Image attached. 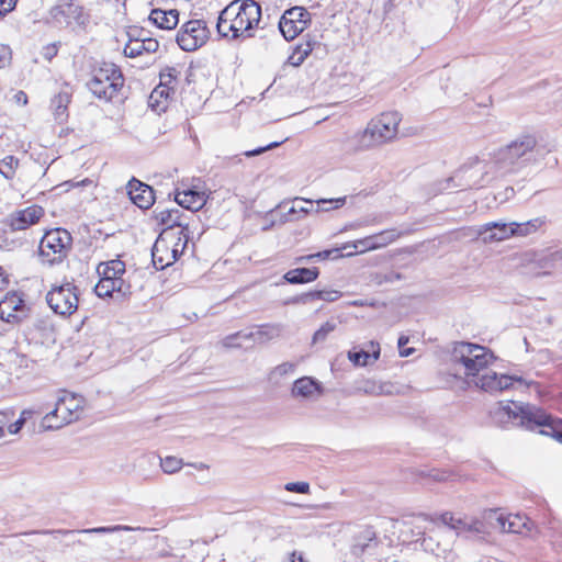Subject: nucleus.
Instances as JSON below:
<instances>
[{"instance_id":"obj_50","label":"nucleus","mask_w":562,"mask_h":562,"mask_svg":"<svg viewBox=\"0 0 562 562\" xmlns=\"http://www.w3.org/2000/svg\"><path fill=\"white\" fill-rule=\"evenodd\" d=\"M59 43H50L43 47L42 56L45 60L50 61L58 53Z\"/></svg>"},{"instance_id":"obj_51","label":"nucleus","mask_w":562,"mask_h":562,"mask_svg":"<svg viewBox=\"0 0 562 562\" xmlns=\"http://www.w3.org/2000/svg\"><path fill=\"white\" fill-rule=\"evenodd\" d=\"M294 369H295V364L294 363H292V362H283V363L277 366L273 369L272 375L283 376V375L293 373Z\"/></svg>"},{"instance_id":"obj_55","label":"nucleus","mask_w":562,"mask_h":562,"mask_svg":"<svg viewBox=\"0 0 562 562\" xmlns=\"http://www.w3.org/2000/svg\"><path fill=\"white\" fill-rule=\"evenodd\" d=\"M43 409L42 407L37 408H25L21 412L20 418L26 423L29 419H31L34 415H42Z\"/></svg>"},{"instance_id":"obj_19","label":"nucleus","mask_w":562,"mask_h":562,"mask_svg":"<svg viewBox=\"0 0 562 562\" xmlns=\"http://www.w3.org/2000/svg\"><path fill=\"white\" fill-rule=\"evenodd\" d=\"M386 132V122L384 115L373 119L369 122L363 134L360 136L359 146L356 149L369 148L384 142Z\"/></svg>"},{"instance_id":"obj_39","label":"nucleus","mask_w":562,"mask_h":562,"mask_svg":"<svg viewBox=\"0 0 562 562\" xmlns=\"http://www.w3.org/2000/svg\"><path fill=\"white\" fill-rule=\"evenodd\" d=\"M402 117L397 112H389V142L393 138L406 136L407 133L398 130Z\"/></svg>"},{"instance_id":"obj_11","label":"nucleus","mask_w":562,"mask_h":562,"mask_svg":"<svg viewBox=\"0 0 562 562\" xmlns=\"http://www.w3.org/2000/svg\"><path fill=\"white\" fill-rule=\"evenodd\" d=\"M46 302L55 314L68 317L78 310L79 289L72 282L54 285L46 294Z\"/></svg>"},{"instance_id":"obj_2","label":"nucleus","mask_w":562,"mask_h":562,"mask_svg":"<svg viewBox=\"0 0 562 562\" xmlns=\"http://www.w3.org/2000/svg\"><path fill=\"white\" fill-rule=\"evenodd\" d=\"M543 156V149L537 146L535 136L522 135L495 151L490 158V167L494 168V175L505 177L520 172Z\"/></svg>"},{"instance_id":"obj_25","label":"nucleus","mask_w":562,"mask_h":562,"mask_svg":"<svg viewBox=\"0 0 562 562\" xmlns=\"http://www.w3.org/2000/svg\"><path fill=\"white\" fill-rule=\"evenodd\" d=\"M368 349H359L357 350L353 348L352 350L348 351V359L355 364V366H367L371 361H375L380 357V345L370 341Z\"/></svg>"},{"instance_id":"obj_7","label":"nucleus","mask_w":562,"mask_h":562,"mask_svg":"<svg viewBox=\"0 0 562 562\" xmlns=\"http://www.w3.org/2000/svg\"><path fill=\"white\" fill-rule=\"evenodd\" d=\"M72 248V236L65 228L47 231L38 245V258L42 265L54 267L60 265Z\"/></svg>"},{"instance_id":"obj_16","label":"nucleus","mask_w":562,"mask_h":562,"mask_svg":"<svg viewBox=\"0 0 562 562\" xmlns=\"http://www.w3.org/2000/svg\"><path fill=\"white\" fill-rule=\"evenodd\" d=\"M422 530L414 527L413 518L390 519L389 524V544H404L417 540Z\"/></svg>"},{"instance_id":"obj_44","label":"nucleus","mask_w":562,"mask_h":562,"mask_svg":"<svg viewBox=\"0 0 562 562\" xmlns=\"http://www.w3.org/2000/svg\"><path fill=\"white\" fill-rule=\"evenodd\" d=\"M160 465L165 473L172 474L182 468V460L176 457H166L160 460Z\"/></svg>"},{"instance_id":"obj_52","label":"nucleus","mask_w":562,"mask_h":562,"mask_svg":"<svg viewBox=\"0 0 562 562\" xmlns=\"http://www.w3.org/2000/svg\"><path fill=\"white\" fill-rule=\"evenodd\" d=\"M183 244V237L179 235L178 241L175 244L171 251H168V258L171 260V263L177 260L178 256L183 251L184 248H182Z\"/></svg>"},{"instance_id":"obj_21","label":"nucleus","mask_w":562,"mask_h":562,"mask_svg":"<svg viewBox=\"0 0 562 562\" xmlns=\"http://www.w3.org/2000/svg\"><path fill=\"white\" fill-rule=\"evenodd\" d=\"M43 214L44 210L41 206L32 205L12 213L9 218V225L13 231H23L36 224Z\"/></svg>"},{"instance_id":"obj_20","label":"nucleus","mask_w":562,"mask_h":562,"mask_svg":"<svg viewBox=\"0 0 562 562\" xmlns=\"http://www.w3.org/2000/svg\"><path fill=\"white\" fill-rule=\"evenodd\" d=\"M131 201L142 210H147L155 202L154 190L148 184L133 178L127 184Z\"/></svg>"},{"instance_id":"obj_58","label":"nucleus","mask_w":562,"mask_h":562,"mask_svg":"<svg viewBox=\"0 0 562 562\" xmlns=\"http://www.w3.org/2000/svg\"><path fill=\"white\" fill-rule=\"evenodd\" d=\"M13 415V413H9V412H0V437L3 436L4 434V427L5 425L9 423L11 416Z\"/></svg>"},{"instance_id":"obj_33","label":"nucleus","mask_w":562,"mask_h":562,"mask_svg":"<svg viewBox=\"0 0 562 562\" xmlns=\"http://www.w3.org/2000/svg\"><path fill=\"white\" fill-rule=\"evenodd\" d=\"M384 246H386V237L384 236V233L368 236L366 238L356 240L353 244L355 249L359 252L373 250Z\"/></svg>"},{"instance_id":"obj_15","label":"nucleus","mask_w":562,"mask_h":562,"mask_svg":"<svg viewBox=\"0 0 562 562\" xmlns=\"http://www.w3.org/2000/svg\"><path fill=\"white\" fill-rule=\"evenodd\" d=\"M49 15L57 25H70L72 22L83 23V7L78 0H65L49 10Z\"/></svg>"},{"instance_id":"obj_32","label":"nucleus","mask_w":562,"mask_h":562,"mask_svg":"<svg viewBox=\"0 0 562 562\" xmlns=\"http://www.w3.org/2000/svg\"><path fill=\"white\" fill-rule=\"evenodd\" d=\"M173 95L168 89L157 86L148 98V106L156 112H164L167 109L168 100Z\"/></svg>"},{"instance_id":"obj_41","label":"nucleus","mask_w":562,"mask_h":562,"mask_svg":"<svg viewBox=\"0 0 562 562\" xmlns=\"http://www.w3.org/2000/svg\"><path fill=\"white\" fill-rule=\"evenodd\" d=\"M316 212H327L329 210L339 209L345 205L346 196L337 198V199H321L317 202Z\"/></svg>"},{"instance_id":"obj_22","label":"nucleus","mask_w":562,"mask_h":562,"mask_svg":"<svg viewBox=\"0 0 562 562\" xmlns=\"http://www.w3.org/2000/svg\"><path fill=\"white\" fill-rule=\"evenodd\" d=\"M477 234L482 237L484 243L502 241L512 236L515 232L512 228V223L490 222L482 225Z\"/></svg>"},{"instance_id":"obj_9","label":"nucleus","mask_w":562,"mask_h":562,"mask_svg":"<svg viewBox=\"0 0 562 562\" xmlns=\"http://www.w3.org/2000/svg\"><path fill=\"white\" fill-rule=\"evenodd\" d=\"M83 398L74 393L64 392L55 403L53 411L48 412L41 423L44 430H54L64 427L79 418Z\"/></svg>"},{"instance_id":"obj_54","label":"nucleus","mask_w":562,"mask_h":562,"mask_svg":"<svg viewBox=\"0 0 562 562\" xmlns=\"http://www.w3.org/2000/svg\"><path fill=\"white\" fill-rule=\"evenodd\" d=\"M142 45L144 46V53H155L159 47L158 41L151 37L142 38Z\"/></svg>"},{"instance_id":"obj_46","label":"nucleus","mask_w":562,"mask_h":562,"mask_svg":"<svg viewBox=\"0 0 562 562\" xmlns=\"http://www.w3.org/2000/svg\"><path fill=\"white\" fill-rule=\"evenodd\" d=\"M336 328V324L333 322H326L321 326L318 330L315 331L313 336V342H321L326 339L329 333L334 331Z\"/></svg>"},{"instance_id":"obj_59","label":"nucleus","mask_w":562,"mask_h":562,"mask_svg":"<svg viewBox=\"0 0 562 562\" xmlns=\"http://www.w3.org/2000/svg\"><path fill=\"white\" fill-rule=\"evenodd\" d=\"M24 424L25 423L21 418H19L16 422H14L8 426V431L11 435H15L22 429Z\"/></svg>"},{"instance_id":"obj_56","label":"nucleus","mask_w":562,"mask_h":562,"mask_svg":"<svg viewBox=\"0 0 562 562\" xmlns=\"http://www.w3.org/2000/svg\"><path fill=\"white\" fill-rule=\"evenodd\" d=\"M311 302V293H303L285 301V304H306Z\"/></svg>"},{"instance_id":"obj_1","label":"nucleus","mask_w":562,"mask_h":562,"mask_svg":"<svg viewBox=\"0 0 562 562\" xmlns=\"http://www.w3.org/2000/svg\"><path fill=\"white\" fill-rule=\"evenodd\" d=\"M451 361L456 375L463 376L469 385L473 384L485 392H502L515 384L525 387L536 384L518 375H498L488 368L494 361L493 353L476 344L458 342L452 350Z\"/></svg>"},{"instance_id":"obj_28","label":"nucleus","mask_w":562,"mask_h":562,"mask_svg":"<svg viewBox=\"0 0 562 562\" xmlns=\"http://www.w3.org/2000/svg\"><path fill=\"white\" fill-rule=\"evenodd\" d=\"M315 393H322V386L316 380L310 376L297 379L292 387L293 396L311 398Z\"/></svg>"},{"instance_id":"obj_29","label":"nucleus","mask_w":562,"mask_h":562,"mask_svg":"<svg viewBox=\"0 0 562 562\" xmlns=\"http://www.w3.org/2000/svg\"><path fill=\"white\" fill-rule=\"evenodd\" d=\"M71 100V93L67 89L59 91L54 95L50 108L55 120L63 123L68 117V105Z\"/></svg>"},{"instance_id":"obj_42","label":"nucleus","mask_w":562,"mask_h":562,"mask_svg":"<svg viewBox=\"0 0 562 562\" xmlns=\"http://www.w3.org/2000/svg\"><path fill=\"white\" fill-rule=\"evenodd\" d=\"M144 53L142 38H130L124 47V55L130 58L140 56Z\"/></svg>"},{"instance_id":"obj_14","label":"nucleus","mask_w":562,"mask_h":562,"mask_svg":"<svg viewBox=\"0 0 562 562\" xmlns=\"http://www.w3.org/2000/svg\"><path fill=\"white\" fill-rule=\"evenodd\" d=\"M310 22V13L301 7L286 10L279 21V30L286 41L294 40Z\"/></svg>"},{"instance_id":"obj_60","label":"nucleus","mask_w":562,"mask_h":562,"mask_svg":"<svg viewBox=\"0 0 562 562\" xmlns=\"http://www.w3.org/2000/svg\"><path fill=\"white\" fill-rule=\"evenodd\" d=\"M127 34H128L130 38H147L148 37L145 30H143V29L142 30L133 29Z\"/></svg>"},{"instance_id":"obj_3","label":"nucleus","mask_w":562,"mask_h":562,"mask_svg":"<svg viewBox=\"0 0 562 562\" xmlns=\"http://www.w3.org/2000/svg\"><path fill=\"white\" fill-rule=\"evenodd\" d=\"M261 19V7L255 0H234L218 15L216 29L221 37H251Z\"/></svg>"},{"instance_id":"obj_13","label":"nucleus","mask_w":562,"mask_h":562,"mask_svg":"<svg viewBox=\"0 0 562 562\" xmlns=\"http://www.w3.org/2000/svg\"><path fill=\"white\" fill-rule=\"evenodd\" d=\"M210 30L203 20H190L177 33L176 41L184 52H193L206 43Z\"/></svg>"},{"instance_id":"obj_27","label":"nucleus","mask_w":562,"mask_h":562,"mask_svg":"<svg viewBox=\"0 0 562 562\" xmlns=\"http://www.w3.org/2000/svg\"><path fill=\"white\" fill-rule=\"evenodd\" d=\"M149 20L162 30H172L179 22V13L177 10H161L153 9L149 14Z\"/></svg>"},{"instance_id":"obj_53","label":"nucleus","mask_w":562,"mask_h":562,"mask_svg":"<svg viewBox=\"0 0 562 562\" xmlns=\"http://www.w3.org/2000/svg\"><path fill=\"white\" fill-rule=\"evenodd\" d=\"M281 144H282V142H273V143L268 144L267 146L258 147L254 150L245 151V156L254 157V156L260 155L269 149L276 148V147L280 146Z\"/></svg>"},{"instance_id":"obj_23","label":"nucleus","mask_w":562,"mask_h":562,"mask_svg":"<svg viewBox=\"0 0 562 562\" xmlns=\"http://www.w3.org/2000/svg\"><path fill=\"white\" fill-rule=\"evenodd\" d=\"M175 201L181 207L191 211L192 214L194 215V212H198L205 205L206 198H205L204 192L198 191L195 189L177 188L175 191Z\"/></svg>"},{"instance_id":"obj_37","label":"nucleus","mask_w":562,"mask_h":562,"mask_svg":"<svg viewBox=\"0 0 562 562\" xmlns=\"http://www.w3.org/2000/svg\"><path fill=\"white\" fill-rule=\"evenodd\" d=\"M544 221L542 218H533L524 223H512V228L515 232V236H527L531 233L537 232L542 225Z\"/></svg>"},{"instance_id":"obj_35","label":"nucleus","mask_w":562,"mask_h":562,"mask_svg":"<svg viewBox=\"0 0 562 562\" xmlns=\"http://www.w3.org/2000/svg\"><path fill=\"white\" fill-rule=\"evenodd\" d=\"M316 44V41L308 40L305 43L296 45L292 55L288 59L289 64L295 67L302 65Z\"/></svg>"},{"instance_id":"obj_62","label":"nucleus","mask_w":562,"mask_h":562,"mask_svg":"<svg viewBox=\"0 0 562 562\" xmlns=\"http://www.w3.org/2000/svg\"><path fill=\"white\" fill-rule=\"evenodd\" d=\"M16 0H9L5 9L0 10V18L12 11L15 7Z\"/></svg>"},{"instance_id":"obj_64","label":"nucleus","mask_w":562,"mask_h":562,"mask_svg":"<svg viewBox=\"0 0 562 562\" xmlns=\"http://www.w3.org/2000/svg\"><path fill=\"white\" fill-rule=\"evenodd\" d=\"M91 183H92V181H91L89 178H86V179H83V180H82V181H80V182H74V181H71V186H72V187H78V186H88V184H91Z\"/></svg>"},{"instance_id":"obj_48","label":"nucleus","mask_w":562,"mask_h":562,"mask_svg":"<svg viewBox=\"0 0 562 562\" xmlns=\"http://www.w3.org/2000/svg\"><path fill=\"white\" fill-rule=\"evenodd\" d=\"M12 59V50L9 45L0 44V68L10 65Z\"/></svg>"},{"instance_id":"obj_17","label":"nucleus","mask_w":562,"mask_h":562,"mask_svg":"<svg viewBox=\"0 0 562 562\" xmlns=\"http://www.w3.org/2000/svg\"><path fill=\"white\" fill-rule=\"evenodd\" d=\"M493 531L499 530L502 532L522 533L525 530L530 531L532 521L520 515L504 516L497 509H494Z\"/></svg>"},{"instance_id":"obj_10","label":"nucleus","mask_w":562,"mask_h":562,"mask_svg":"<svg viewBox=\"0 0 562 562\" xmlns=\"http://www.w3.org/2000/svg\"><path fill=\"white\" fill-rule=\"evenodd\" d=\"M498 177V175H494V168L490 167V159L484 162L475 161L458 169L452 177L447 179L445 189H450V183H453V188L461 190L482 188Z\"/></svg>"},{"instance_id":"obj_12","label":"nucleus","mask_w":562,"mask_h":562,"mask_svg":"<svg viewBox=\"0 0 562 562\" xmlns=\"http://www.w3.org/2000/svg\"><path fill=\"white\" fill-rule=\"evenodd\" d=\"M155 218L159 225L166 227L162 234H167L168 231L179 227V235L183 237L182 248H186L188 241L192 238V227L196 223V216L191 214L189 217L179 209L155 211Z\"/></svg>"},{"instance_id":"obj_31","label":"nucleus","mask_w":562,"mask_h":562,"mask_svg":"<svg viewBox=\"0 0 562 562\" xmlns=\"http://www.w3.org/2000/svg\"><path fill=\"white\" fill-rule=\"evenodd\" d=\"M135 530H146L142 527H132L127 525H114V526H101V527H93V528H87V529H80V530H59L58 532L63 535H69L74 532L78 533H94V535H106V533H115L119 531H135Z\"/></svg>"},{"instance_id":"obj_8","label":"nucleus","mask_w":562,"mask_h":562,"mask_svg":"<svg viewBox=\"0 0 562 562\" xmlns=\"http://www.w3.org/2000/svg\"><path fill=\"white\" fill-rule=\"evenodd\" d=\"M124 86L121 69L112 63H103L92 72L88 89L100 100L111 101Z\"/></svg>"},{"instance_id":"obj_18","label":"nucleus","mask_w":562,"mask_h":562,"mask_svg":"<svg viewBox=\"0 0 562 562\" xmlns=\"http://www.w3.org/2000/svg\"><path fill=\"white\" fill-rule=\"evenodd\" d=\"M26 316L25 303L18 293H8L0 301V318L7 323H19Z\"/></svg>"},{"instance_id":"obj_4","label":"nucleus","mask_w":562,"mask_h":562,"mask_svg":"<svg viewBox=\"0 0 562 562\" xmlns=\"http://www.w3.org/2000/svg\"><path fill=\"white\" fill-rule=\"evenodd\" d=\"M493 418L501 424L512 422L530 430L544 427L542 434L552 436L562 443V420L552 418L533 405L501 404L493 411Z\"/></svg>"},{"instance_id":"obj_24","label":"nucleus","mask_w":562,"mask_h":562,"mask_svg":"<svg viewBox=\"0 0 562 562\" xmlns=\"http://www.w3.org/2000/svg\"><path fill=\"white\" fill-rule=\"evenodd\" d=\"M283 330L284 325L280 323L262 324L257 326L256 330L249 331L248 337H250V340L263 344L280 338Z\"/></svg>"},{"instance_id":"obj_26","label":"nucleus","mask_w":562,"mask_h":562,"mask_svg":"<svg viewBox=\"0 0 562 562\" xmlns=\"http://www.w3.org/2000/svg\"><path fill=\"white\" fill-rule=\"evenodd\" d=\"M319 276V269L313 268H295L283 274V280L290 284H305L315 281Z\"/></svg>"},{"instance_id":"obj_63","label":"nucleus","mask_w":562,"mask_h":562,"mask_svg":"<svg viewBox=\"0 0 562 562\" xmlns=\"http://www.w3.org/2000/svg\"><path fill=\"white\" fill-rule=\"evenodd\" d=\"M15 98H16V101H18V102H22L23 104H26V103H27V95H26V93H24L23 91H19V92L15 94Z\"/></svg>"},{"instance_id":"obj_40","label":"nucleus","mask_w":562,"mask_h":562,"mask_svg":"<svg viewBox=\"0 0 562 562\" xmlns=\"http://www.w3.org/2000/svg\"><path fill=\"white\" fill-rule=\"evenodd\" d=\"M333 254H336L337 257L340 256L339 249H328V250H323V251H318L315 254L297 257L295 259V263H306V262H310V261L316 260V259L325 260V259L330 258V256Z\"/></svg>"},{"instance_id":"obj_61","label":"nucleus","mask_w":562,"mask_h":562,"mask_svg":"<svg viewBox=\"0 0 562 562\" xmlns=\"http://www.w3.org/2000/svg\"><path fill=\"white\" fill-rule=\"evenodd\" d=\"M428 476H430L435 481H445L446 474L443 472L432 470L429 472Z\"/></svg>"},{"instance_id":"obj_45","label":"nucleus","mask_w":562,"mask_h":562,"mask_svg":"<svg viewBox=\"0 0 562 562\" xmlns=\"http://www.w3.org/2000/svg\"><path fill=\"white\" fill-rule=\"evenodd\" d=\"M311 301L322 300L326 302H334L339 299L340 294L338 291H311Z\"/></svg>"},{"instance_id":"obj_49","label":"nucleus","mask_w":562,"mask_h":562,"mask_svg":"<svg viewBox=\"0 0 562 562\" xmlns=\"http://www.w3.org/2000/svg\"><path fill=\"white\" fill-rule=\"evenodd\" d=\"M409 341V337L408 336H404L402 335L400 338H398V341H397V348H398V355L400 357H408L411 356L412 353H414L415 349L414 348H406L405 346L408 344Z\"/></svg>"},{"instance_id":"obj_57","label":"nucleus","mask_w":562,"mask_h":562,"mask_svg":"<svg viewBox=\"0 0 562 562\" xmlns=\"http://www.w3.org/2000/svg\"><path fill=\"white\" fill-rule=\"evenodd\" d=\"M366 393L374 394V395H381L383 394V386L382 385H375L374 382L367 381L363 387Z\"/></svg>"},{"instance_id":"obj_43","label":"nucleus","mask_w":562,"mask_h":562,"mask_svg":"<svg viewBox=\"0 0 562 562\" xmlns=\"http://www.w3.org/2000/svg\"><path fill=\"white\" fill-rule=\"evenodd\" d=\"M249 331L240 330L233 335H228L224 338L223 344L225 347L228 348H239L241 347L243 340H250V337H248Z\"/></svg>"},{"instance_id":"obj_36","label":"nucleus","mask_w":562,"mask_h":562,"mask_svg":"<svg viewBox=\"0 0 562 562\" xmlns=\"http://www.w3.org/2000/svg\"><path fill=\"white\" fill-rule=\"evenodd\" d=\"M179 75L180 71L176 67L164 68L159 74L160 83L158 86L168 89L175 94Z\"/></svg>"},{"instance_id":"obj_34","label":"nucleus","mask_w":562,"mask_h":562,"mask_svg":"<svg viewBox=\"0 0 562 562\" xmlns=\"http://www.w3.org/2000/svg\"><path fill=\"white\" fill-rule=\"evenodd\" d=\"M153 263L156 269L162 270L171 265V260L168 258V247L164 240H157L151 251Z\"/></svg>"},{"instance_id":"obj_47","label":"nucleus","mask_w":562,"mask_h":562,"mask_svg":"<svg viewBox=\"0 0 562 562\" xmlns=\"http://www.w3.org/2000/svg\"><path fill=\"white\" fill-rule=\"evenodd\" d=\"M284 490L291 493L307 494L310 484L307 482H290L284 485Z\"/></svg>"},{"instance_id":"obj_6","label":"nucleus","mask_w":562,"mask_h":562,"mask_svg":"<svg viewBox=\"0 0 562 562\" xmlns=\"http://www.w3.org/2000/svg\"><path fill=\"white\" fill-rule=\"evenodd\" d=\"M97 272L100 276V280L94 286V293L99 297H112L114 293L121 299L131 296L132 285L127 280L123 279L126 272L124 261L112 259L106 262H100Z\"/></svg>"},{"instance_id":"obj_5","label":"nucleus","mask_w":562,"mask_h":562,"mask_svg":"<svg viewBox=\"0 0 562 562\" xmlns=\"http://www.w3.org/2000/svg\"><path fill=\"white\" fill-rule=\"evenodd\" d=\"M494 509H484L479 515L443 512L438 515L443 526L454 531L456 536L465 540L486 542L493 532Z\"/></svg>"},{"instance_id":"obj_30","label":"nucleus","mask_w":562,"mask_h":562,"mask_svg":"<svg viewBox=\"0 0 562 562\" xmlns=\"http://www.w3.org/2000/svg\"><path fill=\"white\" fill-rule=\"evenodd\" d=\"M375 546V532L372 529L367 528L355 538L351 546V552L353 555L359 557Z\"/></svg>"},{"instance_id":"obj_38","label":"nucleus","mask_w":562,"mask_h":562,"mask_svg":"<svg viewBox=\"0 0 562 562\" xmlns=\"http://www.w3.org/2000/svg\"><path fill=\"white\" fill-rule=\"evenodd\" d=\"M19 167V159L8 155L0 160V175L7 180H12Z\"/></svg>"}]
</instances>
